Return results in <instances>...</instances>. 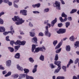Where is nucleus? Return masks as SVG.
Masks as SVG:
<instances>
[{
	"label": "nucleus",
	"mask_w": 79,
	"mask_h": 79,
	"mask_svg": "<svg viewBox=\"0 0 79 79\" xmlns=\"http://www.w3.org/2000/svg\"><path fill=\"white\" fill-rule=\"evenodd\" d=\"M49 9L48 8H45L44 10V13H48L49 11Z\"/></svg>",
	"instance_id": "obj_34"
},
{
	"label": "nucleus",
	"mask_w": 79,
	"mask_h": 79,
	"mask_svg": "<svg viewBox=\"0 0 79 79\" xmlns=\"http://www.w3.org/2000/svg\"><path fill=\"white\" fill-rule=\"evenodd\" d=\"M77 10V9H73L72 11L70 12V14H73V13H75V12H76Z\"/></svg>",
	"instance_id": "obj_28"
},
{
	"label": "nucleus",
	"mask_w": 79,
	"mask_h": 79,
	"mask_svg": "<svg viewBox=\"0 0 79 79\" xmlns=\"http://www.w3.org/2000/svg\"><path fill=\"white\" fill-rule=\"evenodd\" d=\"M5 14V12H2L0 13V17H1L2 15H3Z\"/></svg>",
	"instance_id": "obj_53"
},
{
	"label": "nucleus",
	"mask_w": 79,
	"mask_h": 79,
	"mask_svg": "<svg viewBox=\"0 0 79 79\" xmlns=\"http://www.w3.org/2000/svg\"><path fill=\"white\" fill-rule=\"evenodd\" d=\"M38 35L39 36H44V33L42 32H40L39 33Z\"/></svg>",
	"instance_id": "obj_49"
},
{
	"label": "nucleus",
	"mask_w": 79,
	"mask_h": 79,
	"mask_svg": "<svg viewBox=\"0 0 79 79\" xmlns=\"http://www.w3.org/2000/svg\"><path fill=\"white\" fill-rule=\"evenodd\" d=\"M6 40L7 41H10V40H9V36H7L6 37Z\"/></svg>",
	"instance_id": "obj_60"
},
{
	"label": "nucleus",
	"mask_w": 79,
	"mask_h": 79,
	"mask_svg": "<svg viewBox=\"0 0 79 79\" xmlns=\"http://www.w3.org/2000/svg\"><path fill=\"white\" fill-rule=\"evenodd\" d=\"M4 23V21L1 18H0V24H3Z\"/></svg>",
	"instance_id": "obj_37"
},
{
	"label": "nucleus",
	"mask_w": 79,
	"mask_h": 79,
	"mask_svg": "<svg viewBox=\"0 0 79 79\" xmlns=\"http://www.w3.org/2000/svg\"><path fill=\"white\" fill-rule=\"evenodd\" d=\"M61 48H60L59 49L56 50V53H58L61 52Z\"/></svg>",
	"instance_id": "obj_36"
},
{
	"label": "nucleus",
	"mask_w": 79,
	"mask_h": 79,
	"mask_svg": "<svg viewBox=\"0 0 79 79\" xmlns=\"http://www.w3.org/2000/svg\"><path fill=\"white\" fill-rule=\"evenodd\" d=\"M56 79H64V77H58Z\"/></svg>",
	"instance_id": "obj_40"
},
{
	"label": "nucleus",
	"mask_w": 79,
	"mask_h": 79,
	"mask_svg": "<svg viewBox=\"0 0 79 79\" xmlns=\"http://www.w3.org/2000/svg\"><path fill=\"white\" fill-rule=\"evenodd\" d=\"M26 76H27V74H20L19 77L18 79H21L23 77H26Z\"/></svg>",
	"instance_id": "obj_11"
},
{
	"label": "nucleus",
	"mask_w": 79,
	"mask_h": 79,
	"mask_svg": "<svg viewBox=\"0 0 79 79\" xmlns=\"http://www.w3.org/2000/svg\"><path fill=\"white\" fill-rule=\"evenodd\" d=\"M3 34L4 35H7V34H8V32H3Z\"/></svg>",
	"instance_id": "obj_59"
},
{
	"label": "nucleus",
	"mask_w": 79,
	"mask_h": 79,
	"mask_svg": "<svg viewBox=\"0 0 79 79\" xmlns=\"http://www.w3.org/2000/svg\"><path fill=\"white\" fill-rule=\"evenodd\" d=\"M23 71H24V73H25L26 74H27V73L29 72V70L28 69H23Z\"/></svg>",
	"instance_id": "obj_24"
},
{
	"label": "nucleus",
	"mask_w": 79,
	"mask_h": 79,
	"mask_svg": "<svg viewBox=\"0 0 79 79\" xmlns=\"http://www.w3.org/2000/svg\"><path fill=\"white\" fill-rule=\"evenodd\" d=\"M33 13H34V14H39V13H40V12L37 11H33Z\"/></svg>",
	"instance_id": "obj_45"
},
{
	"label": "nucleus",
	"mask_w": 79,
	"mask_h": 79,
	"mask_svg": "<svg viewBox=\"0 0 79 79\" xmlns=\"http://www.w3.org/2000/svg\"><path fill=\"white\" fill-rule=\"evenodd\" d=\"M2 74L4 75L5 74H6V73H7V72H6V71H2Z\"/></svg>",
	"instance_id": "obj_58"
},
{
	"label": "nucleus",
	"mask_w": 79,
	"mask_h": 79,
	"mask_svg": "<svg viewBox=\"0 0 79 79\" xmlns=\"http://www.w3.org/2000/svg\"><path fill=\"white\" fill-rule=\"evenodd\" d=\"M79 58H77L75 61V64H77V63H78V61H79Z\"/></svg>",
	"instance_id": "obj_47"
},
{
	"label": "nucleus",
	"mask_w": 79,
	"mask_h": 79,
	"mask_svg": "<svg viewBox=\"0 0 79 79\" xmlns=\"http://www.w3.org/2000/svg\"><path fill=\"white\" fill-rule=\"evenodd\" d=\"M3 0L4 3H7L8 2H9V0Z\"/></svg>",
	"instance_id": "obj_56"
},
{
	"label": "nucleus",
	"mask_w": 79,
	"mask_h": 79,
	"mask_svg": "<svg viewBox=\"0 0 79 79\" xmlns=\"http://www.w3.org/2000/svg\"><path fill=\"white\" fill-rule=\"evenodd\" d=\"M15 41H11L10 42V44L11 45H12V46L13 45V44H15Z\"/></svg>",
	"instance_id": "obj_50"
},
{
	"label": "nucleus",
	"mask_w": 79,
	"mask_h": 79,
	"mask_svg": "<svg viewBox=\"0 0 79 79\" xmlns=\"http://www.w3.org/2000/svg\"><path fill=\"white\" fill-rule=\"evenodd\" d=\"M69 26H70V22H67L65 23V27L66 28H68Z\"/></svg>",
	"instance_id": "obj_22"
},
{
	"label": "nucleus",
	"mask_w": 79,
	"mask_h": 79,
	"mask_svg": "<svg viewBox=\"0 0 79 79\" xmlns=\"http://www.w3.org/2000/svg\"><path fill=\"white\" fill-rule=\"evenodd\" d=\"M26 41H20V45H24L26 44Z\"/></svg>",
	"instance_id": "obj_31"
},
{
	"label": "nucleus",
	"mask_w": 79,
	"mask_h": 79,
	"mask_svg": "<svg viewBox=\"0 0 79 79\" xmlns=\"http://www.w3.org/2000/svg\"><path fill=\"white\" fill-rule=\"evenodd\" d=\"M29 60L30 62H31V63H34V59H33V58L32 57H30L29 59Z\"/></svg>",
	"instance_id": "obj_30"
},
{
	"label": "nucleus",
	"mask_w": 79,
	"mask_h": 79,
	"mask_svg": "<svg viewBox=\"0 0 79 79\" xmlns=\"http://www.w3.org/2000/svg\"><path fill=\"white\" fill-rule=\"evenodd\" d=\"M8 48L10 52H14V49L13 48L9 47Z\"/></svg>",
	"instance_id": "obj_26"
},
{
	"label": "nucleus",
	"mask_w": 79,
	"mask_h": 79,
	"mask_svg": "<svg viewBox=\"0 0 79 79\" xmlns=\"http://www.w3.org/2000/svg\"><path fill=\"white\" fill-rule=\"evenodd\" d=\"M32 47L31 49V52H34V50H35V51L34 52V53H35V52H36V53H37L38 52H39L40 51H41V52H45L44 50H46V49L45 48V47L43 46L42 47H38L36 48L35 47H36V46L35 44H33L32 45Z\"/></svg>",
	"instance_id": "obj_1"
},
{
	"label": "nucleus",
	"mask_w": 79,
	"mask_h": 79,
	"mask_svg": "<svg viewBox=\"0 0 79 79\" xmlns=\"http://www.w3.org/2000/svg\"><path fill=\"white\" fill-rule=\"evenodd\" d=\"M28 26H29V27H33V24L31 22H30L28 24Z\"/></svg>",
	"instance_id": "obj_39"
},
{
	"label": "nucleus",
	"mask_w": 79,
	"mask_h": 79,
	"mask_svg": "<svg viewBox=\"0 0 79 79\" xmlns=\"http://www.w3.org/2000/svg\"><path fill=\"white\" fill-rule=\"evenodd\" d=\"M59 20H60V21H61V22L62 23L63 22V19L62 17H60L59 18Z\"/></svg>",
	"instance_id": "obj_51"
},
{
	"label": "nucleus",
	"mask_w": 79,
	"mask_h": 79,
	"mask_svg": "<svg viewBox=\"0 0 79 79\" xmlns=\"http://www.w3.org/2000/svg\"><path fill=\"white\" fill-rule=\"evenodd\" d=\"M61 16L62 17H64V18H67V15L65 14L64 12H63L62 13Z\"/></svg>",
	"instance_id": "obj_35"
},
{
	"label": "nucleus",
	"mask_w": 79,
	"mask_h": 79,
	"mask_svg": "<svg viewBox=\"0 0 79 79\" xmlns=\"http://www.w3.org/2000/svg\"><path fill=\"white\" fill-rule=\"evenodd\" d=\"M60 0L61 1L62 4H63V5H64L65 4L64 2L63 1V0Z\"/></svg>",
	"instance_id": "obj_63"
},
{
	"label": "nucleus",
	"mask_w": 79,
	"mask_h": 79,
	"mask_svg": "<svg viewBox=\"0 0 79 79\" xmlns=\"http://www.w3.org/2000/svg\"><path fill=\"white\" fill-rule=\"evenodd\" d=\"M58 26L60 27H61L63 26V23H60L58 24Z\"/></svg>",
	"instance_id": "obj_42"
},
{
	"label": "nucleus",
	"mask_w": 79,
	"mask_h": 79,
	"mask_svg": "<svg viewBox=\"0 0 79 79\" xmlns=\"http://www.w3.org/2000/svg\"><path fill=\"white\" fill-rule=\"evenodd\" d=\"M67 20H68V18H65V19H63V22H66Z\"/></svg>",
	"instance_id": "obj_61"
},
{
	"label": "nucleus",
	"mask_w": 79,
	"mask_h": 79,
	"mask_svg": "<svg viewBox=\"0 0 79 79\" xmlns=\"http://www.w3.org/2000/svg\"><path fill=\"white\" fill-rule=\"evenodd\" d=\"M27 10H20V13H22V15H24V16H26L27 15Z\"/></svg>",
	"instance_id": "obj_9"
},
{
	"label": "nucleus",
	"mask_w": 79,
	"mask_h": 79,
	"mask_svg": "<svg viewBox=\"0 0 79 79\" xmlns=\"http://www.w3.org/2000/svg\"><path fill=\"white\" fill-rule=\"evenodd\" d=\"M65 49L67 52H69L71 50V47L69 45L66 46Z\"/></svg>",
	"instance_id": "obj_17"
},
{
	"label": "nucleus",
	"mask_w": 79,
	"mask_h": 79,
	"mask_svg": "<svg viewBox=\"0 0 79 79\" xmlns=\"http://www.w3.org/2000/svg\"><path fill=\"white\" fill-rule=\"evenodd\" d=\"M32 41H34L36 44H37V37H35L32 38Z\"/></svg>",
	"instance_id": "obj_15"
},
{
	"label": "nucleus",
	"mask_w": 79,
	"mask_h": 79,
	"mask_svg": "<svg viewBox=\"0 0 79 79\" xmlns=\"http://www.w3.org/2000/svg\"><path fill=\"white\" fill-rule=\"evenodd\" d=\"M30 77H31V76H29L27 75L26 76V79H29L30 78Z\"/></svg>",
	"instance_id": "obj_62"
},
{
	"label": "nucleus",
	"mask_w": 79,
	"mask_h": 79,
	"mask_svg": "<svg viewBox=\"0 0 79 79\" xmlns=\"http://www.w3.org/2000/svg\"><path fill=\"white\" fill-rule=\"evenodd\" d=\"M61 29H59V30L57 31L58 34H61Z\"/></svg>",
	"instance_id": "obj_54"
},
{
	"label": "nucleus",
	"mask_w": 79,
	"mask_h": 79,
	"mask_svg": "<svg viewBox=\"0 0 79 79\" xmlns=\"http://www.w3.org/2000/svg\"><path fill=\"white\" fill-rule=\"evenodd\" d=\"M36 6L37 8H39L40 6V3H38L36 4Z\"/></svg>",
	"instance_id": "obj_43"
},
{
	"label": "nucleus",
	"mask_w": 79,
	"mask_h": 79,
	"mask_svg": "<svg viewBox=\"0 0 79 79\" xmlns=\"http://www.w3.org/2000/svg\"><path fill=\"white\" fill-rule=\"evenodd\" d=\"M50 65L52 69H53V68H55V66L53 64H50Z\"/></svg>",
	"instance_id": "obj_41"
},
{
	"label": "nucleus",
	"mask_w": 79,
	"mask_h": 79,
	"mask_svg": "<svg viewBox=\"0 0 79 79\" xmlns=\"http://www.w3.org/2000/svg\"><path fill=\"white\" fill-rule=\"evenodd\" d=\"M69 63L70 64L73 63V61L71 59H70L69 61Z\"/></svg>",
	"instance_id": "obj_57"
},
{
	"label": "nucleus",
	"mask_w": 79,
	"mask_h": 79,
	"mask_svg": "<svg viewBox=\"0 0 79 79\" xmlns=\"http://www.w3.org/2000/svg\"><path fill=\"white\" fill-rule=\"evenodd\" d=\"M17 68L19 71H23V67H20L19 64H17Z\"/></svg>",
	"instance_id": "obj_14"
},
{
	"label": "nucleus",
	"mask_w": 79,
	"mask_h": 79,
	"mask_svg": "<svg viewBox=\"0 0 79 79\" xmlns=\"http://www.w3.org/2000/svg\"><path fill=\"white\" fill-rule=\"evenodd\" d=\"M30 35L31 37H34V36H35V33H34V32H30Z\"/></svg>",
	"instance_id": "obj_21"
},
{
	"label": "nucleus",
	"mask_w": 79,
	"mask_h": 79,
	"mask_svg": "<svg viewBox=\"0 0 79 79\" xmlns=\"http://www.w3.org/2000/svg\"><path fill=\"white\" fill-rule=\"evenodd\" d=\"M57 22V18H56L53 21H52L51 23V25H50V24L49 23H47V25L48 26H49V27H50L51 26H52V27H53V26L54 25H55V24Z\"/></svg>",
	"instance_id": "obj_5"
},
{
	"label": "nucleus",
	"mask_w": 79,
	"mask_h": 79,
	"mask_svg": "<svg viewBox=\"0 0 79 79\" xmlns=\"http://www.w3.org/2000/svg\"><path fill=\"white\" fill-rule=\"evenodd\" d=\"M69 39L71 41H74V36L72 35L69 38Z\"/></svg>",
	"instance_id": "obj_32"
},
{
	"label": "nucleus",
	"mask_w": 79,
	"mask_h": 79,
	"mask_svg": "<svg viewBox=\"0 0 79 79\" xmlns=\"http://www.w3.org/2000/svg\"><path fill=\"white\" fill-rule=\"evenodd\" d=\"M74 47L76 48H77V47H79V41H77L74 43Z\"/></svg>",
	"instance_id": "obj_12"
},
{
	"label": "nucleus",
	"mask_w": 79,
	"mask_h": 79,
	"mask_svg": "<svg viewBox=\"0 0 79 79\" xmlns=\"http://www.w3.org/2000/svg\"><path fill=\"white\" fill-rule=\"evenodd\" d=\"M62 44H63V40H61V41L58 44V45L56 46V47L55 48V49H56H56H58V48H60L61 46L62 45Z\"/></svg>",
	"instance_id": "obj_6"
},
{
	"label": "nucleus",
	"mask_w": 79,
	"mask_h": 79,
	"mask_svg": "<svg viewBox=\"0 0 79 79\" xmlns=\"http://www.w3.org/2000/svg\"><path fill=\"white\" fill-rule=\"evenodd\" d=\"M20 45L16 46L14 47L15 50H16L15 52L19 50V48H20Z\"/></svg>",
	"instance_id": "obj_20"
},
{
	"label": "nucleus",
	"mask_w": 79,
	"mask_h": 79,
	"mask_svg": "<svg viewBox=\"0 0 79 79\" xmlns=\"http://www.w3.org/2000/svg\"><path fill=\"white\" fill-rule=\"evenodd\" d=\"M5 31V28L3 27L0 26V32H3Z\"/></svg>",
	"instance_id": "obj_13"
},
{
	"label": "nucleus",
	"mask_w": 79,
	"mask_h": 79,
	"mask_svg": "<svg viewBox=\"0 0 79 79\" xmlns=\"http://www.w3.org/2000/svg\"><path fill=\"white\" fill-rule=\"evenodd\" d=\"M10 28L11 31H12V32L14 34L15 33V31L13 30V26H11Z\"/></svg>",
	"instance_id": "obj_48"
},
{
	"label": "nucleus",
	"mask_w": 79,
	"mask_h": 79,
	"mask_svg": "<svg viewBox=\"0 0 79 79\" xmlns=\"http://www.w3.org/2000/svg\"><path fill=\"white\" fill-rule=\"evenodd\" d=\"M73 79H77V78L75 76H74L73 77Z\"/></svg>",
	"instance_id": "obj_64"
},
{
	"label": "nucleus",
	"mask_w": 79,
	"mask_h": 79,
	"mask_svg": "<svg viewBox=\"0 0 79 79\" xmlns=\"http://www.w3.org/2000/svg\"><path fill=\"white\" fill-rule=\"evenodd\" d=\"M54 64H56V65H57L58 67L57 69L55 70L54 73L55 74H56V73H58L59 72V71H60V69H61V62L60 61H55L54 62Z\"/></svg>",
	"instance_id": "obj_3"
},
{
	"label": "nucleus",
	"mask_w": 79,
	"mask_h": 79,
	"mask_svg": "<svg viewBox=\"0 0 79 79\" xmlns=\"http://www.w3.org/2000/svg\"><path fill=\"white\" fill-rule=\"evenodd\" d=\"M0 69H2V70H4V69H5V68L3 67L2 65H0Z\"/></svg>",
	"instance_id": "obj_44"
},
{
	"label": "nucleus",
	"mask_w": 79,
	"mask_h": 79,
	"mask_svg": "<svg viewBox=\"0 0 79 79\" xmlns=\"http://www.w3.org/2000/svg\"><path fill=\"white\" fill-rule=\"evenodd\" d=\"M37 65H35L34 66V68L32 69V72L33 73H35L37 72Z\"/></svg>",
	"instance_id": "obj_10"
},
{
	"label": "nucleus",
	"mask_w": 79,
	"mask_h": 79,
	"mask_svg": "<svg viewBox=\"0 0 79 79\" xmlns=\"http://www.w3.org/2000/svg\"><path fill=\"white\" fill-rule=\"evenodd\" d=\"M62 69L64 72H66V66H63Z\"/></svg>",
	"instance_id": "obj_38"
},
{
	"label": "nucleus",
	"mask_w": 79,
	"mask_h": 79,
	"mask_svg": "<svg viewBox=\"0 0 79 79\" xmlns=\"http://www.w3.org/2000/svg\"><path fill=\"white\" fill-rule=\"evenodd\" d=\"M7 3L9 6H11L12 5V2H11L9 1Z\"/></svg>",
	"instance_id": "obj_55"
},
{
	"label": "nucleus",
	"mask_w": 79,
	"mask_h": 79,
	"mask_svg": "<svg viewBox=\"0 0 79 79\" xmlns=\"http://www.w3.org/2000/svg\"><path fill=\"white\" fill-rule=\"evenodd\" d=\"M61 34H64V33H65L66 32V29H61Z\"/></svg>",
	"instance_id": "obj_33"
},
{
	"label": "nucleus",
	"mask_w": 79,
	"mask_h": 79,
	"mask_svg": "<svg viewBox=\"0 0 79 79\" xmlns=\"http://www.w3.org/2000/svg\"><path fill=\"white\" fill-rule=\"evenodd\" d=\"M44 33L46 36H47L48 37H50L51 36V33L49 32L48 30H45Z\"/></svg>",
	"instance_id": "obj_8"
},
{
	"label": "nucleus",
	"mask_w": 79,
	"mask_h": 79,
	"mask_svg": "<svg viewBox=\"0 0 79 79\" xmlns=\"http://www.w3.org/2000/svg\"><path fill=\"white\" fill-rule=\"evenodd\" d=\"M15 44L16 45H21V41L18 40L16 42H15Z\"/></svg>",
	"instance_id": "obj_18"
},
{
	"label": "nucleus",
	"mask_w": 79,
	"mask_h": 79,
	"mask_svg": "<svg viewBox=\"0 0 79 79\" xmlns=\"http://www.w3.org/2000/svg\"><path fill=\"white\" fill-rule=\"evenodd\" d=\"M14 3V6L15 8H18V6L15 3Z\"/></svg>",
	"instance_id": "obj_46"
},
{
	"label": "nucleus",
	"mask_w": 79,
	"mask_h": 79,
	"mask_svg": "<svg viewBox=\"0 0 79 79\" xmlns=\"http://www.w3.org/2000/svg\"><path fill=\"white\" fill-rule=\"evenodd\" d=\"M12 19L14 21H16L15 24L16 25H20L22 24L23 23H24V20H23L22 19L19 18L18 16H15L14 18H12Z\"/></svg>",
	"instance_id": "obj_2"
},
{
	"label": "nucleus",
	"mask_w": 79,
	"mask_h": 79,
	"mask_svg": "<svg viewBox=\"0 0 79 79\" xmlns=\"http://www.w3.org/2000/svg\"><path fill=\"white\" fill-rule=\"evenodd\" d=\"M19 0H14L13 3H16L19 2Z\"/></svg>",
	"instance_id": "obj_52"
},
{
	"label": "nucleus",
	"mask_w": 79,
	"mask_h": 79,
	"mask_svg": "<svg viewBox=\"0 0 79 79\" xmlns=\"http://www.w3.org/2000/svg\"><path fill=\"white\" fill-rule=\"evenodd\" d=\"M6 64L7 67H10L11 64V60H9L6 62Z\"/></svg>",
	"instance_id": "obj_7"
},
{
	"label": "nucleus",
	"mask_w": 79,
	"mask_h": 79,
	"mask_svg": "<svg viewBox=\"0 0 79 79\" xmlns=\"http://www.w3.org/2000/svg\"><path fill=\"white\" fill-rule=\"evenodd\" d=\"M54 7H56L58 10H61V7H60V2L58 1H55L53 5Z\"/></svg>",
	"instance_id": "obj_4"
},
{
	"label": "nucleus",
	"mask_w": 79,
	"mask_h": 79,
	"mask_svg": "<svg viewBox=\"0 0 79 79\" xmlns=\"http://www.w3.org/2000/svg\"><path fill=\"white\" fill-rule=\"evenodd\" d=\"M58 60V55L56 54L55 56L54 60H55V61H57Z\"/></svg>",
	"instance_id": "obj_29"
},
{
	"label": "nucleus",
	"mask_w": 79,
	"mask_h": 79,
	"mask_svg": "<svg viewBox=\"0 0 79 79\" xmlns=\"http://www.w3.org/2000/svg\"><path fill=\"white\" fill-rule=\"evenodd\" d=\"M15 58L17 59H19V58H20V54L19 53L16 54L15 56Z\"/></svg>",
	"instance_id": "obj_16"
},
{
	"label": "nucleus",
	"mask_w": 79,
	"mask_h": 79,
	"mask_svg": "<svg viewBox=\"0 0 79 79\" xmlns=\"http://www.w3.org/2000/svg\"><path fill=\"white\" fill-rule=\"evenodd\" d=\"M12 76L14 78H18L19 76V75L18 74H14L12 75Z\"/></svg>",
	"instance_id": "obj_27"
},
{
	"label": "nucleus",
	"mask_w": 79,
	"mask_h": 79,
	"mask_svg": "<svg viewBox=\"0 0 79 79\" xmlns=\"http://www.w3.org/2000/svg\"><path fill=\"white\" fill-rule=\"evenodd\" d=\"M40 60L41 61H44V56L41 55L40 57Z\"/></svg>",
	"instance_id": "obj_25"
},
{
	"label": "nucleus",
	"mask_w": 79,
	"mask_h": 79,
	"mask_svg": "<svg viewBox=\"0 0 79 79\" xmlns=\"http://www.w3.org/2000/svg\"><path fill=\"white\" fill-rule=\"evenodd\" d=\"M11 72L9 71L7 73V74L5 75L4 76L6 77H8V76H11Z\"/></svg>",
	"instance_id": "obj_19"
},
{
	"label": "nucleus",
	"mask_w": 79,
	"mask_h": 79,
	"mask_svg": "<svg viewBox=\"0 0 79 79\" xmlns=\"http://www.w3.org/2000/svg\"><path fill=\"white\" fill-rule=\"evenodd\" d=\"M57 43H58V41L57 40H54L53 42V44L54 46V47H55L56 45V44H57Z\"/></svg>",
	"instance_id": "obj_23"
}]
</instances>
